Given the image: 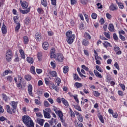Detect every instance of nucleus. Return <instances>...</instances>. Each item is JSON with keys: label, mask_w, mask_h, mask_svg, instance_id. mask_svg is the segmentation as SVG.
Segmentation results:
<instances>
[{"label": "nucleus", "mask_w": 127, "mask_h": 127, "mask_svg": "<svg viewBox=\"0 0 127 127\" xmlns=\"http://www.w3.org/2000/svg\"><path fill=\"white\" fill-rule=\"evenodd\" d=\"M108 29L110 32H114L115 30V27H114V25L113 24H110L109 25Z\"/></svg>", "instance_id": "aec40b11"}, {"label": "nucleus", "mask_w": 127, "mask_h": 127, "mask_svg": "<svg viewBox=\"0 0 127 127\" xmlns=\"http://www.w3.org/2000/svg\"><path fill=\"white\" fill-rule=\"evenodd\" d=\"M20 29V23H18L17 25L15 27V31H17L19 30Z\"/></svg>", "instance_id": "5fc2aeb1"}, {"label": "nucleus", "mask_w": 127, "mask_h": 127, "mask_svg": "<svg viewBox=\"0 0 127 127\" xmlns=\"http://www.w3.org/2000/svg\"><path fill=\"white\" fill-rule=\"evenodd\" d=\"M56 83L57 84V86H59L61 83V80L60 78H57L56 79Z\"/></svg>", "instance_id": "603ef678"}, {"label": "nucleus", "mask_w": 127, "mask_h": 127, "mask_svg": "<svg viewBox=\"0 0 127 127\" xmlns=\"http://www.w3.org/2000/svg\"><path fill=\"white\" fill-rule=\"evenodd\" d=\"M36 116L38 117V118H43V115H42V114L40 112L37 113Z\"/></svg>", "instance_id": "052dcab7"}, {"label": "nucleus", "mask_w": 127, "mask_h": 127, "mask_svg": "<svg viewBox=\"0 0 127 127\" xmlns=\"http://www.w3.org/2000/svg\"><path fill=\"white\" fill-rule=\"evenodd\" d=\"M49 123H50L51 126H53L54 124H55V125H56V119L52 118L50 121H49Z\"/></svg>", "instance_id": "a878e982"}, {"label": "nucleus", "mask_w": 127, "mask_h": 127, "mask_svg": "<svg viewBox=\"0 0 127 127\" xmlns=\"http://www.w3.org/2000/svg\"><path fill=\"white\" fill-rule=\"evenodd\" d=\"M8 75V70H6L2 74V76L4 77L5 76H7Z\"/></svg>", "instance_id": "0e129e2a"}, {"label": "nucleus", "mask_w": 127, "mask_h": 127, "mask_svg": "<svg viewBox=\"0 0 127 127\" xmlns=\"http://www.w3.org/2000/svg\"><path fill=\"white\" fill-rule=\"evenodd\" d=\"M94 73L95 76H96V77L97 78H99L100 79L103 78V76H102V75H101V74L100 73H99V72H98V71L94 70Z\"/></svg>", "instance_id": "6ab92c4d"}, {"label": "nucleus", "mask_w": 127, "mask_h": 127, "mask_svg": "<svg viewBox=\"0 0 127 127\" xmlns=\"http://www.w3.org/2000/svg\"><path fill=\"white\" fill-rule=\"evenodd\" d=\"M23 40L24 44H28V42H29V39H28L27 36H24Z\"/></svg>", "instance_id": "bb28decb"}, {"label": "nucleus", "mask_w": 127, "mask_h": 127, "mask_svg": "<svg viewBox=\"0 0 127 127\" xmlns=\"http://www.w3.org/2000/svg\"><path fill=\"white\" fill-rule=\"evenodd\" d=\"M77 71L80 77H84V78H86V76L84 75L83 74H82V73L80 71V68L78 67L77 68Z\"/></svg>", "instance_id": "79ce46f5"}, {"label": "nucleus", "mask_w": 127, "mask_h": 127, "mask_svg": "<svg viewBox=\"0 0 127 127\" xmlns=\"http://www.w3.org/2000/svg\"><path fill=\"white\" fill-rule=\"evenodd\" d=\"M53 89H54L56 92H59V87L58 86H54V84L53 85Z\"/></svg>", "instance_id": "4d7b16f0"}, {"label": "nucleus", "mask_w": 127, "mask_h": 127, "mask_svg": "<svg viewBox=\"0 0 127 127\" xmlns=\"http://www.w3.org/2000/svg\"><path fill=\"white\" fill-rule=\"evenodd\" d=\"M79 29H81V30L84 29V23H83L81 22V23L80 24Z\"/></svg>", "instance_id": "774afa93"}, {"label": "nucleus", "mask_w": 127, "mask_h": 127, "mask_svg": "<svg viewBox=\"0 0 127 127\" xmlns=\"http://www.w3.org/2000/svg\"><path fill=\"white\" fill-rule=\"evenodd\" d=\"M71 5H74L77 3V1L76 0H70Z\"/></svg>", "instance_id": "69168bd1"}, {"label": "nucleus", "mask_w": 127, "mask_h": 127, "mask_svg": "<svg viewBox=\"0 0 127 127\" xmlns=\"http://www.w3.org/2000/svg\"><path fill=\"white\" fill-rule=\"evenodd\" d=\"M73 98L76 102H77V104H79V99H78V95H75L73 96Z\"/></svg>", "instance_id": "13d9d810"}, {"label": "nucleus", "mask_w": 127, "mask_h": 127, "mask_svg": "<svg viewBox=\"0 0 127 127\" xmlns=\"http://www.w3.org/2000/svg\"><path fill=\"white\" fill-rule=\"evenodd\" d=\"M95 67L97 71L100 72V73H103V70L102 69V68H101V67L99 66V65H96Z\"/></svg>", "instance_id": "37998d69"}, {"label": "nucleus", "mask_w": 127, "mask_h": 127, "mask_svg": "<svg viewBox=\"0 0 127 127\" xmlns=\"http://www.w3.org/2000/svg\"><path fill=\"white\" fill-rule=\"evenodd\" d=\"M98 118L99 119L100 122L102 123V124H104L105 123V121H104V117H103V115H98Z\"/></svg>", "instance_id": "e433bc0d"}, {"label": "nucleus", "mask_w": 127, "mask_h": 127, "mask_svg": "<svg viewBox=\"0 0 127 127\" xmlns=\"http://www.w3.org/2000/svg\"><path fill=\"white\" fill-rule=\"evenodd\" d=\"M22 121L27 127H34V123L30 117L24 115L22 116Z\"/></svg>", "instance_id": "f257e3e1"}, {"label": "nucleus", "mask_w": 127, "mask_h": 127, "mask_svg": "<svg viewBox=\"0 0 127 127\" xmlns=\"http://www.w3.org/2000/svg\"><path fill=\"white\" fill-rule=\"evenodd\" d=\"M61 101L63 104L65 105L66 107H69V103H68V101L66 99H65V98H62L61 99Z\"/></svg>", "instance_id": "dca6fc26"}, {"label": "nucleus", "mask_w": 127, "mask_h": 127, "mask_svg": "<svg viewBox=\"0 0 127 127\" xmlns=\"http://www.w3.org/2000/svg\"><path fill=\"white\" fill-rule=\"evenodd\" d=\"M75 86L76 88H82L83 87V84L82 83H80L79 82H76L75 83Z\"/></svg>", "instance_id": "f704fd0d"}, {"label": "nucleus", "mask_w": 127, "mask_h": 127, "mask_svg": "<svg viewBox=\"0 0 127 127\" xmlns=\"http://www.w3.org/2000/svg\"><path fill=\"white\" fill-rule=\"evenodd\" d=\"M91 17L93 19H97V14L95 13H92Z\"/></svg>", "instance_id": "bf43d9fd"}, {"label": "nucleus", "mask_w": 127, "mask_h": 127, "mask_svg": "<svg viewBox=\"0 0 127 127\" xmlns=\"http://www.w3.org/2000/svg\"><path fill=\"white\" fill-rule=\"evenodd\" d=\"M55 59L60 62H62V61H63L64 60V56L61 54H57V56H56V58H55Z\"/></svg>", "instance_id": "39448f33"}, {"label": "nucleus", "mask_w": 127, "mask_h": 127, "mask_svg": "<svg viewBox=\"0 0 127 127\" xmlns=\"http://www.w3.org/2000/svg\"><path fill=\"white\" fill-rule=\"evenodd\" d=\"M82 44L83 45H84V46H88V45L90 44V42H89V41H88V40L84 39L83 40Z\"/></svg>", "instance_id": "b1692460"}, {"label": "nucleus", "mask_w": 127, "mask_h": 127, "mask_svg": "<svg viewBox=\"0 0 127 127\" xmlns=\"http://www.w3.org/2000/svg\"><path fill=\"white\" fill-rule=\"evenodd\" d=\"M13 57V54H12V51L11 50H8L6 53V60L7 62H10L12 57Z\"/></svg>", "instance_id": "20e7f679"}, {"label": "nucleus", "mask_w": 127, "mask_h": 127, "mask_svg": "<svg viewBox=\"0 0 127 127\" xmlns=\"http://www.w3.org/2000/svg\"><path fill=\"white\" fill-rule=\"evenodd\" d=\"M113 39L115 41H117V40L119 39V38L118 37V36L117 35V34H116V33H114L113 34Z\"/></svg>", "instance_id": "49530a36"}, {"label": "nucleus", "mask_w": 127, "mask_h": 127, "mask_svg": "<svg viewBox=\"0 0 127 127\" xmlns=\"http://www.w3.org/2000/svg\"><path fill=\"white\" fill-rule=\"evenodd\" d=\"M27 61L30 63L31 64H32L33 62H34V60H33V58L27 57L26 59Z\"/></svg>", "instance_id": "393cba45"}, {"label": "nucleus", "mask_w": 127, "mask_h": 127, "mask_svg": "<svg viewBox=\"0 0 127 127\" xmlns=\"http://www.w3.org/2000/svg\"><path fill=\"white\" fill-rule=\"evenodd\" d=\"M37 11L39 14H42L43 13V10L40 8L37 9Z\"/></svg>", "instance_id": "6e6d98bb"}, {"label": "nucleus", "mask_w": 127, "mask_h": 127, "mask_svg": "<svg viewBox=\"0 0 127 127\" xmlns=\"http://www.w3.org/2000/svg\"><path fill=\"white\" fill-rule=\"evenodd\" d=\"M84 37L85 38H87L88 39H91V36L90 34L87 32H85L84 34Z\"/></svg>", "instance_id": "a18cd8bd"}, {"label": "nucleus", "mask_w": 127, "mask_h": 127, "mask_svg": "<svg viewBox=\"0 0 127 127\" xmlns=\"http://www.w3.org/2000/svg\"><path fill=\"white\" fill-rule=\"evenodd\" d=\"M74 80L75 81H81V78L79 77V75L77 74H74Z\"/></svg>", "instance_id": "473e14b6"}, {"label": "nucleus", "mask_w": 127, "mask_h": 127, "mask_svg": "<svg viewBox=\"0 0 127 127\" xmlns=\"http://www.w3.org/2000/svg\"><path fill=\"white\" fill-rule=\"evenodd\" d=\"M38 124L40 125V126H43V124L44 123V120L42 119H37V120Z\"/></svg>", "instance_id": "c85d7f7f"}, {"label": "nucleus", "mask_w": 127, "mask_h": 127, "mask_svg": "<svg viewBox=\"0 0 127 127\" xmlns=\"http://www.w3.org/2000/svg\"><path fill=\"white\" fill-rule=\"evenodd\" d=\"M104 35L108 39H111V36L110 35V34H109V33H107L106 32H104Z\"/></svg>", "instance_id": "c03bdc74"}, {"label": "nucleus", "mask_w": 127, "mask_h": 127, "mask_svg": "<svg viewBox=\"0 0 127 127\" xmlns=\"http://www.w3.org/2000/svg\"><path fill=\"white\" fill-rule=\"evenodd\" d=\"M77 119L78 121L80 122V123L83 122L84 121V120L83 119V115H82V114H80L79 116H78Z\"/></svg>", "instance_id": "c9c22d12"}, {"label": "nucleus", "mask_w": 127, "mask_h": 127, "mask_svg": "<svg viewBox=\"0 0 127 127\" xmlns=\"http://www.w3.org/2000/svg\"><path fill=\"white\" fill-rule=\"evenodd\" d=\"M16 86L18 89L21 90V89H22V84H21V81H18V82H17Z\"/></svg>", "instance_id": "c756f323"}, {"label": "nucleus", "mask_w": 127, "mask_h": 127, "mask_svg": "<svg viewBox=\"0 0 127 127\" xmlns=\"http://www.w3.org/2000/svg\"><path fill=\"white\" fill-rule=\"evenodd\" d=\"M18 19H19V17L18 16H14L13 17V20L14 23L17 24V22H18Z\"/></svg>", "instance_id": "ea45409f"}, {"label": "nucleus", "mask_w": 127, "mask_h": 127, "mask_svg": "<svg viewBox=\"0 0 127 127\" xmlns=\"http://www.w3.org/2000/svg\"><path fill=\"white\" fill-rule=\"evenodd\" d=\"M53 108L55 113L56 114V115H58L60 118L61 122L63 123V125H64V127H67L68 124L65 123V120L63 119V113H62V111L55 106H53Z\"/></svg>", "instance_id": "f03ea898"}, {"label": "nucleus", "mask_w": 127, "mask_h": 127, "mask_svg": "<svg viewBox=\"0 0 127 127\" xmlns=\"http://www.w3.org/2000/svg\"><path fill=\"white\" fill-rule=\"evenodd\" d=\"M109 9L111 11H114L115 10H117L118 9V6L115 5L114 4L112 3L109 7Z\"/></svg>", "instance_id": "f8f14e48"}, {"label": "nucleus", "mask_w": 127, "mask_h": 127, "mask_svg": "<svg viewBox=\"0 0 127 127\" xmlns=\"http://www.w3.org/2000/svg\"><path fill=\"white\" fill-rule=\"evenodd\" d=\"M19 52H20L21 58H22L23 59H25V54H24V51H23V50L22 49H20L19 50Z\"/></svg>", "instance_id": "5701e85b"}, {"label": "nucleus", "mask_w": 127, "mask_h": 127, "mask_svg": "<svg viewBox=\"0 0 127 127\" xmlns=\"http://www.w3.org/2000/svg\"><path fill=\"white\" fill-rule=\"evenodd\" d=\"M63 71L64 74H67L68 72L69 71V66H65L64 67L63 69Z\"/></svg>", "instance_id": "cd10ccee"}, {"label": "nucleus", "mask_w": 127, "mask_h": 127, "mask_svg": "<svg viewBox=\"0 0 127 127\" xmlns=\"http://www.w3.org/2000/svg\"><path fill=\"white\" fill-rule=\"evenodd\" d=\"M31 76H30V75H26L25 76V80H26V81H29L31 80Z\"/></svg>", "instance_id": "58836bf2"}, {"label": "nucleus", "mask_w": 127, "mask_h": 127, "mask_svg": "<svg viewBox=\"0 0 127 127\" xmlns=\"http://www.w3.org/2000/svg\"><path fill=\"white\" fill-rule=\"evenodd\" d=\"M93 94L95 97H100L101 96V93L97 91H93Z\"/></svg>", "instance_id": "4c0bfd02"}, {"label": "nucleus", "mask_w": 127, "mask_h": 127, "mask_svg": "<svg viewBox=\"0 0 127 127\" xmlns=\"http://www.w3.org/2000/svg\"><path fill=\"white\" fill-rule=\"evenodd\" d=\"M35 39L37 41H40L41 40V33H37L35 35Z\"/></svg>", "instance_id": "ddd939ff"}, {"label": "nucleus", "mask_w": 127, "mask_h": 127, "mask_svg": "<svg viewBox=\"0 0 127 127\" xmlns=\"http://www.w3.org/2000/svg\"><path fill=\"white\" fill-rule=\"evenodd\" d=\"M116 3L118 4L119 8L120 9H124V4L121 2H118V0H116Z\"/></svg>", "instance_id": "4be33fe9"}, {"label": "nucleus", "mask_w": 127, "mask_h": 127, "mask_svg": "<svg viewBox=\"0 0 127 127\" xmlns=\"http://www.w3.org/2000/svg\"><path fill=\"white\" fill-rule=\"evenodd\" d=\"M7 81L8 82H9L10 83H11L13 81V77H12V76L9 75L7 77Z\"/></svg>", "instance_id": "7c9ffc66"}, {"label": "nucleus", "mask_w": 127, "mask_h": 127, "mask_svg": "<svg viewBox=\"0 0 127 127\" xmlns=\"http://www.w3.org/2000/svg\"><path fill=\"white\" fill-rule=\"evenodd\" d=\"M43 48L44 50H47L48 49V47L49 46V44L47 42H44L42 44Z\"/></svg>", "instance_id": "4468645a"}, {"label": "nucleus", "mask_w": 127, "mask_h": 127, "mask_svg": "<svg viewBox=\"0 0 127 127\" xmlns=\"http://www.w3.org/2000/svg\"><path fill=\"white\" fill-rule=\"evenodd\" d=\"M1 30L3 34H6L7 33V28L6 27V26H5V24H4V23H3Z\"/></svg>", "instance_id": "6e6552de"}, {"label": "nucleus", "mask_w": 127, "mask_h": 127, "mask_svg": "<svg viewBox=\"0 0 127 127\" xmlns=\"http://www.w3.org/2000/svg\"><path fill=\"white\" fill-rule=\"evenodd\" d=\"M32 90H33L32 85L29 84L28 86V94H29V95H30V96H32V95H33Z\"/></svg>", "instance_id": "9d476101"}, {"label": "nucleus", "mask_w": 127, "mask_h": 127, "mask_svg": "<svg viewBox=\"0 0 127 127\" xmlns=\"http://www.w3.org/2000/svg\"><path fill=\"white\" fill-rule=\"evenodd\" d=\"M6 109L7 110V113L10 114V115H12V113H13V112L12 111V109L10 108V106L9 105H6Z\"/></svg>", "instance_id": "f3484780"}, {"label": "nucleus", "mask_w": 127, "mask_h": 127, "mask_svg": "<svg viewBox=\"0 0 127 127\" xmlns=\"http://www.w3.org/2000/svg\"><path fill=\"white\" fill-rule=\"evenodd\" d=\"M56 53H55V49L54 48H52L50 51V58H56Z\"/></svg>", "instance_id": "423d86ee"}, {"label": "nucleus", "mask_w": 127, "mask_h": 127, "mask_svg": "<svg viewBox=\"0 0 127 127\" xmlns=\"http://www.w3.org/2000/svg\"><path fill=\"white\" fill-rule=\"evenodd\" d=\"M81 67H82V69H83L87 72H88V71H89V68L87 67V66H86V65H82Z\"/></svg>", "instance_id": "680f3d73"}, {"label": "nucleus", "mask_w": 127, "mask_h": 127, "mask_svg": "<svg viewBox=\"0 0 127 127\" xmlns=\"http://www.w3.org/2000/svg\"><path fill=\"white\" fill-rule=\"evenodd\" d=\"M11 106L13 108H12V111L13 114H15V110H16V108H17V102L15 101L11 102Z\"/></svg>", "instance_id": "0eeeda50"}, {"label": "nucleus", "mask_w": 127, "mask_h": 127, "mask_svg": "<svg viewBox=\"0 0 127 127\" xmlns=\"http://www.w3.org/2000/svg\"><path fill=\"white\" fill-rule=\"evenodd\" d=\"M43 114H44V117L47 119H50L51 118V116H50V113L47 112L45 111V110H43Z\"/></svg>", "instance_id": "9b49d317"}, {"label": "nucleus", "mask_w": 127, "mask_h": 127, "mask_svg": "<svg viewBox=\"0 0 127 127\" xmlns=\"http://www.w3.org/2000/svg\"><path fill=\"white\" fill-rule=\"evenodd\" d=\"M52 5H56V0H51Z\"/></svg>", "instance_id": "338daca9"}, {"label": "nucleus", "mask_w": 127, "mask_h": 127, "mask_svg": "<svg viewBox=\"0 0 127 127\" xmlns=\"http://www.w3.org/2000/svg\"><path fill=\"white\" fill-rule=\"evenodd\" d=\"M74 108L78 111H79L80 112H82V109H81V107H80V106L77 105L76 106H74Z\"/></svg>", "instance_id": "8fccbe9b"}, {"label": "nucleus", "mask_w": 127, "mask_h": 127, "mask_svg": "<svg viewBox=\"0 0 127 127\" xmlns=\"http://www.w3.org/2000/svg\"><path fill=\"white\" fill-rule=\"evenodd\" d=\"M4 113V109H3V107L0 105V114H3Z\"/></svg>", "instance_id": "864d4df0"}, {"label": "nucleus", "mask_w": 127, "mask_h": 127, "mask_svg": "<svg viewBox=\"0 0 127 127\" xmlns=\"http://www.w3.org/2000/svg\"><path fill=\"white\" fill-rule=\"evenodd\" d=\"M114 66L116 68V69H117V70H120V67L119 66V64H118V63L117 62H115Z\"/></svg>", "instance_id": "3c124183"}, {"label": "nucleus", "mask_w": 127, "mask_h": 127, "mask_svg": "<svg viewBox=\"0 0 127 127\" xmlns=\"http://www.w3.org/2000/svg\"><path fill=\"white\" fill-rule=\"evenodd\" d=\"M49 82H50L49 78H45V82L46 85H49Z\"/></svg>", "instance_id": "e2e57ef3"}, {"label": "nucleus", "mask_w": 127, "mask_h": 127, "mask_svg": "<svg viewBox=\"0 0 127 127\" xmlns=\"http://www.w3.org/2000/svg\"><path fill=\"white\" fill-rule=\"evenodd\" d=\"M30 8H31V7H29L27 10H20V12L22 13V14H27V13L30 11Z\"/></svg>", "instance_id": "2eb2a0df"}, {"label": "nucleus", "mask_w": 127, "mask_h": 127, "mask_svg": "<svg viewBox=\"0 0 127 127\" xmlns=\"http://www.w3.org/2000/svg\"><path fill=\"white\" fill-rule=\"evenodd\" d=\"M30 72L33 75H35L36 74V72H35V67H34V66H32L31 67Z\"/></svg>", "instance_id": "2f4dec72"}, {"label": "nucleus", "mask_w": 127, "mask_h": 127, "mask_svg": "<svg viewBox=\"0 0 127 127\" xmlns=\"http://www.w3.org/2000/svg\"><path fill=\"white\" fill-rule=\"evenodd\" d=\"M72 31H68L66 33V41L69 44H72L76 38V36L74 34H72Z\"/></svg>", "instance_id": "7ed1b4c3"}, {"label": "nucleus", "mask_w": 127, "mask_h": 127, "mask_svg": "<svg viewBox=\"0 0 127 127\" xmlns=\"http://www.w3.org/2000/svg\"><path fill=\"white\" fill-rule=\"evenodd\" d=\"M41 4L42 5H43L44 7H46L47 6V1L46 0H42Z\"/></svg>", "instance_id": "72a5a7b5"}, {"label": "nucleus", "mask_w": 127, "mask_h": 127, "mask_svg": "<svg viewBox=\"0 0 127 127\" xmlns=\"http://www.w3.org/2000/svg\"><path fill=\"white\" fill-rule=\"evenodd\" d=\"M51 66L52 67L53 69H55V68H56V64H55V63L52 61L51 62Z\"/></svg>", "instance_id": "09e8293b"}, {"label": "nucleus", "mask_w": 127, "mask_h": 127, "mask_svg": "<svg viewBox=\"0 0 127 127\" xmlns=\"http://www.w3.org/2000/svg\"><path fill=\"white\" fill-rule=\"evenodd\" d=\"M2 96L3 97V100H4L5 102H7V101H8V97H7V96H6L5 94H2Z\"/></svg>", "instance_id": "de8ad7c7"}, {"label": "nucleus", "mask_w": 127, "mask_h": 127, "mask_svg": "<svg viewBox=\"0 0 127 127\" xmlns=\"http://www.w3.org/2000/svg\"><path fill=\"white\" fill-rule=\"evenodd\" d=\"M103 44L104 47H105V48H107V47H112V45H111V43H109V42L104 41Z\"/></svg>", "instance_id": "412c9836"}, {"label": "nucleus", "mask_w": 127, "mask_h": 127, "mask_svg": "<svg viewBox=\"0 0 127 127\" xmlns=\"http://www.w3.org/2000/svg\"><path fill=\"white\" fill-rule=\"evenodd\" d=\"M44 106L46 107V108H48V107H50V104L47 101H45L44 102Z\"/></svg>", "instance_id": "a19ab883"}, {"label": "nucleus", "mask_w": 127, "mask_h": 127, "mask_svg": "<svg viewBox=\"0 0 127 127\" xmlns=\"http://www.w3.org/2000/svg\"><path fill=\"white\" fill-rule=\"evenodd\" d=\"M49 74L52 77H53V78H56V77H57V73L55 71H49Z\"/></svg>", "instance_id": "a211bd4d"}, {"label": "nucleus", "mask_w": 127, "mask_h": 127, "mask_svg": "<svg viewBox=\"0 0 127 127\" xmlns=\"http://www.w3.org/2000/svg\"><path fill=\"white\" fill-rule=\"evenodd\" d=\"M22 7H23V9H26L28 7V3L26 1H20Z\"/></svg>", "instance_id": "1a4fd4ad"}]
</instances>
